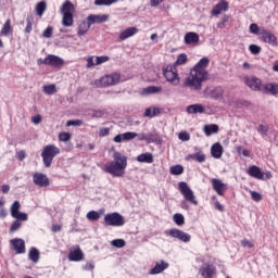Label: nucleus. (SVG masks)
Wrapping results in <instances>:
<instances>
[{"label":"nucleus","mask_w":278,"mask_h":278,"mask_svg":"<svg viewBox=\"0 0 278 278\" xmlns=\"http://www.w3.org/2000/svg\"><path fill=\"white\" fill-rule=\"evenodd\" d=\"M207 66H210V59L202 58L191 70L190 75L185 79V88H190V90H202L203 81L210 79V73L207 72Z\"/></svg>","instance_id":"1"},{"label":"nucleus","mask_w":278,"mask_h":278,"mask_svg":"<svg viewBox=\"0 0 278 278\" xmlns=\"http://www.w3.org/2000/svg\"><path fill=\"white\" fill-rule=\"evenodd\" d=\"M113 160L106 163L103 167L104 173L112 175V177H123L125 175V168H127V156L123 153L115 151L113 153Z\"/></svg>","instance_id":"2"},{"label":"nucleus","mask_w":278,"mask_h":278,"mask_svg":"<svg viewBox=\"0 0 278 278\" xmlns=\"http://www.w3.org/2000/svg\"><path fill=\"white\" fill-rule=\"evenodd\" d=\"M243 81L255 92H263V94H271L273 97L278 94V84L268 83L262 85V79L255 76H245Z\"/></svg>","instance_id":"3"},{"label":"nucleus","mask_w":278,"mask_h":278,"mask_svg":"<svg viewBox=\"0 0 278 278\" xmlns=\"http://www.w3.org/2000/svg\"><path fill=\"white\" fill-rule=\"evenodd\" d=\"M62 14V25L63 27H73L75 20H74V14H75V4L71 2V0H66L63 2L61 10Z\"/></svg>","instance_id":"4"},{"label":"nucleus","mask_w":278,"mask_h":278,"mask_svg":"<svg viewBox=\"0 0 278 278\" xmlns=\"http://www.w3.org/2000/svg\"><path fill=\"white\" fill-rule=\"evenodd\" d=\"M60 153H62V151L55 144H48L43 147L41 151V157L46 168H51V164H53V160H55V157H58Z\"/></svg>","instance_id":"5"},{"label":"nucleus","mask_w":278,"mask_h":278,"mask_svg":"<svg viewBox=\"0 0 278 278\" xmlns=\"http://www.w3.org/2000/svg\"><path fill=\"white\" fill-rule=\"evenodd\" d=\"M116 84H121V74L116 72L94 80L96 88H110V86H116Z\"/></svg>","instance_id":"6"},{"label":"nucleus","mask_w":278,"mask_h":278,"mask_svg":"<svg viewBox=\"0 0 278 278\" xmlns=\"http://www.w3.org/2000/svg\"><path fill=\"white\" fill-rule=\"evenodd\" d=\"M163 77H165L166 81L172 86H179L181 81L177 67L173 64H168L163 67Z\"/></svg>","instance_id":"7"},{"label":"nucleus","mask_w":278,"mask_h":278,"mask_svg":"<svg viewBox=\"0 0 278 278\" xmlns=\"http://www.w3.org/2000/svg\"><path fill=\"white\" fill-rule=\"evenodd\" d=\"M179 192L185 198V201H188V203H191V205H199V201H197V195H194V191L190 189L188 186V182L180 181L178 184Z\"/></svg>","instance_id":"8"},{"label":"nucleus","mask_w":278,"mask_h":278,"mask_svg":"<svg viewBox=\"0 0 278 278\" xmlns=\"http://www.w3.org/2000/svg\"><path fill=\"white\" fill-rule=\"evenodd\" d=\"M37 64L38 66H42V64H45L46 66H52L53 68H62V66H64V59L55 54H49L45 59H38Z\"/></svg>","instance_id":"9"},{"label":"nucleus","mask_w":278,"mask_h":278,"mask_svg":"<svg viewBox=\"0 0 278 278\" xmlns=\"http://www.w3.org/2000/svg\"><path fill=\"white\" fill-rule=\"evenodd\" d=\"M125 225V217L119 213H108L104 215V226L105 227H123Z\"/></svg>","instance_id":"10"},{"label":"nucleus","mask_w":278,"mask_h":278,"mask_svg":"<svg viewBox=\"0 0 278 278\" xmlns=\"http://www.w3.org/2000/svg\"><path fill=\"white\" fill-rule=\"evenodd\" d=\"M247 174L254 179H258L261 181H266V179H273V173L270 172H262V169L257 165H251Z\"/></svg>","instance_id":"11"},{"label":"nucleus","mask_w":278,"mask_h":278,"mask_svg":"<svg viewBox=\"0 0 278 278\" xmlns=\"http://www.w3.org/2000/svg\"><path fill=\"white\" fill-rule=\"evenodd\" d=\"M33 182L39 188H49V186H51V180H49V177L42 173H35L33 175Z\"/></svg>","instance_id":"12"},{"label":"nucleus","mask_w":278,"mask_h":278,"mask_svg":"<svg viewBox=\"0 0 278 278\" xmlns=\"http://www.w3.org/2000/svg\"><path fill=\"white\" fill-rule=\"evenodd\" d=\"M11 250L16 253V255H23L27 251L25 247V240L21 238H15L10 240Z\"/></svg>","instance_id":"13"},{"label":"nucleus","mask_w":278,"mask_h":278,"mask_svg":"<svg viewBox=\"0 0 278 278\" xmlns=\"http://www.w3.org/2000/svg\"><path fill=\"white\" fill-rule=\"evenodd\" d=\"M261 40L267 45H270L271 47H277L278 45L277 36L266 28L261 29Z\"/></svg>","instance_id":"14"},{"label":"nucleus","mask_w":278,"mask_h":278,"mask_svg":"<svg viewBox=\"0 0 278 278\" xmlns=\"http://www.w3.org/2000/svg\"><path fill=\"white\" fill-rule=\"evenodd\" d=\"M199 273L204 278H214L216 275V266H214V264L204 263L203 266L200 267Z\"/></svg>","instance_id":"15"},{"label":"nucleus","mask_w":278,"mask_h":278,"mask_svg":"<svg viewBox=\"0 0 278 278\" xmlns=\"http://www.w3.org/2000/svg\"><path fill=\"white\" fill-rule=\"evenodd\" d=\"M168 235L170 236V238H176L177 240H180V242L187 243L190 242V240H192V236L177 228L170 229Z\"/></svg>","instance_id":"16"},{"label":"nucleus","mask_w":278,"mask_h":278,"mask_svg":"<svg viewBox=\"0 0 278 278\" xmlns=\"http://www.w3.org/2000/svg\"><path fill=\"white\" fill-rule=\"evenodd\" d=\"M212 188L219 197H225V192H227V184L223 182V180L217 178L211 179Z\"/></svg>","instance_id":"17"},{"label":"nucleus","mask_w":278,"mask_h":278,"mask_svg":"<svg viewBox=\"0 0 278 278\" xmlns=\"http://www.w3.org/2000/svg\"><path fill=\"white\" fill-rule=\"evenodd\" d=\"M229 10V2L227 0H220L211 11L213 16H219L223 12H227Z\"/></svg>","instance_id":"18"},{"label":"nucleus","mask_w":278,"mask_h":278,"mask_svg":"<svg viewBox=\"0 0 278 278\" xmlns=\"http://www.w3.org/2000/svg\"><path fill=\"white\" fill-rule=\"evenodd\" d=\"M87 21H89L90 25L108 23V21H110V15H106V14H101V15L90 14L87 17Z\"/></svg>","instance_id":"19"},{"label":"nucleus","mask_w":278,"mask_h":278,"mask_svg":"<svg viewBox=\"0 0 278 278\" xmlns=\"http://www.w3.org/2000/svg\"><path fill=\"white\" fill-rule=\"evenodd\" d=\"M68 260H70V262H81V261H84V251H81V248L78 247L77 249L70 251Z\"/></svg>","instance_id":"20"},{"label":"nucleus","mask_w":278,"mask_h":278,"mask_svg":"<svg viewBox=\"0 0 278 278\" xmlns=\"http://www.w3.org/2000/svg\"><path fill=\"white\" fill-rule=\"evenodd\" d=\"M223 144L220 142H216L211 147V155L215 160H220L224 153Z\"/></svg>","instance_id":"21"},{"label":"nucleus","mask_w":278,"mask_h":278,"mask_svg":"<svg viewBox=\"0 0 278 278\" xmlns=\"http://www.w3.org/2000/svg\"><path fill=\"white\" fill-rule=\"evenodd\" d=\"M168 266L169 264L165 261H160L155 263V266L152 269H150V275H160V273H164Z\"/></svg>","instance_id":"22"},{"label":"nucleus","mask_w":278,"mask_h":278,"mask_svg":"<svg viewBox=\"0 0 278 278\" xmlns=\"http://www.w3.org/2000/svg\"><path fill=\"white\" fill-rule=\"evenodd\" d=\"M138 34L137 27H129L126 28L124 31H122L118 36L119 42H123V40H127V38H131V36H136Z\"/></svg>","instance_id":"23"},{"label":"nucleus","mask_w":278,"mask_h":278,"mask_svg":"<svg viewBox=\"0 0 278 278\" xmlns=\"http://www.w3.org/2000/svg\"><path fill=\"white\" fill-rule=\"evenodd\" d=\"M199 40L200 37L197 33L190 31L185 35V45H199Z\"/></svg>","instance_id":"24"},{"label":"nucleus","mask_w":278,"mask_h":278,"mask_svg":"<svg viewBox=\"0 0 278 278\" xmlns=\"http://www.w3.org/2000/svg\"><path fill=\"white\" fill-rule=\"evenodd\" d=\"M162 90H163L162 87L149 86L141 90V94L143 97H149V94H160V92H162Z\"/></svg>","instance_id":"25"},{"label":"nucleus","mask_w":278,"mask_h":278,"mask_svg":"<svg viewBox=\"0 0 278 278\" xmlns=\"http://www.w3.org/2000/svg\"><path fill=\"white\" fill-rule=\"evenodd\" d=\"M13 33L14 28H12V21L8 18L0 30V36H10Z\"/></svg>","instance_id":"26"},{"label":"nucleus","mask_w":278,"mask_h":278,"mask_svg":"<svg viewBox=\"0 0 278 278\" xmlns=\"http://www.w3.org/2000/svg\"><path fill=\"white\" fill-rule=\"evenodd\" d=\"M90 27H92V25L90 24L89 21H83L79 23L78 25V36L81 37V36H86V34H88Z\"/></svg>","instance_id":"27"},{"label":"nucleus","mask_w":278,"mask_h":278,"mask_svg":"<svg viewBox=\"0 0 278 278\" xmlns=\"http://www.w3.org/2000/svg\"><path fill=\"white\" fill-rule=\"evenodd\" d=\"M137 162L141 164H153V154L151 152L141 153L137 156Z\"/></svg>","instance_id":"28"},{"label":"nucleus","mask_w":278,"mask_h":278,"mask_svg":"<svg viewBox=\"0 0 278 278\" xmlns=\"http://www.w3.org/2000/svg\"><path fill=\"white\" fill-rule=\"evenodd\" d=\"M188 114H204L205 113V106L202 104H191L187 106Z\"/></svg>","instance_id":"29"},{"label":"nucleus","mask_w":278,"mask_h":278,"mask_svg":"<svg viewBox=\"0 0 278 278\" xmlns=\"http://www.w3.org/2000/svg\"><path fill=\"white\" fill-rule=\"evenodd\" d=\"M28 260L34 264H38V262H40V251L36 248H30L28 252Z\"/></svg>","instance_id":"30"},{"label":"nucleus","mask_w":278,"mask_h":278,"mask_svg":"<svg viewBox=\"0 0 278 278\" xmlns=\"http://www.w3.org/2000/svg\"><path fill=\"white\" fill-rule=\"evenodd\" d=\"M203 131L205 136H212L213 134H218L219 128H218V125L216 124H210V125H204Z\"/></svg>","instance_id":"31"},{"label":"nucleus","mask_w":278,"mask_h":278,"mask_svg":"<svg viewBox=\"0 0 278 278\" xmlns=\"http://www.w3.org/2000/svg\"><path fill=\"white\" fill-rule=\"evenodd\" d=\"M160 112H161L160 108H155V106L148 108V109H146L143 116L146 118H153L155 116H159Z\"/></svg>","instance_id":"32"},{"label":"nucleus","mask_w":278,"mask_h":278,"mask_svg":"<svg viewBox=\"0 0 278 278\" xmlns=\"http://www.w3.org/2000/svg\"><path fill=\"white\" fill-rule=\"evenodd\" d=\"M188 160H195V162H199V164H203V162H205V160H206V156L203 151H199L194 154H190L188 156Z\"/></svg>","instance_id":"33"},{"label":"nucleus","mask_w":278,"mask_h":278,"mask_svg":"<svg viewBox=\"0 0 278 278\" xmlns=\"http://www.w3.org/2000/svg\"><path fill=\"white\" fill-rule=\"evenodd\" d=\"M47 12V2L40 1L36 5V14L37 16H42Z\"/></svg>","instance_id":"34"},{"label":"nucleus","mask_w":278,"mask_h":278,"mask_svg":"<svg viewBox=\"0 0 278 278\" xmlns=\"http://www.w3.org/2000/svg\"><path fill=\"white\" fill-rule=\"evenodd\" d=\"M173 220L175 225H178V227H181V225H186V217H184L181 213L174 214Z\"/></svg>","instance_id":"35"},{"label":"nucleus","mask_w":278,"mask_h":278,"mask_svg":"<svg viewBox=\"0 0 278 278\" xmlns=\"http://www.w3.org/2000/svg\"><path fill=\"white\" fill-rule=\"evenodd\" d=\"M188 62V55L186 53H180L177 58V60L172 64L173 66H182V64H186Z\"/></svg>","instance_id":"36"},{"label":"nucleus","mask_w":278,"mask_h":278,"mask_svg":"<svg viewBox=\"0 0 278 278\" xmlns=\"http://www.w3.org/2000/svg\"><path fill=\"white\" fill-rule=\"evenodd\" d=\"M34 27V15H28L26 18L25 34H31Z\"/></svg>","instance_id":"37"},{"label":"nucleus","mask_w":278,"mask_h":278,"mask_svg":"<svg viewBox=\"0 0 278 278\" xmlns=\"http://www.w3.org/2000/svg\"><path fill=\"white\" fill-rule=\"evenodd\" d=\"M170 175H184V167L181 165H174L169 168Z\"/></svg>","instance_id":"38"},{"label":"nucleus","mask_w":278,"mask_h":278,"mask_svg":"<svg viewBox=\"0 0 278 278\" xmlns=\"http://www.w3.org/2000/svg\"><path fill=\"white\" fill-rule=\"evenodd\" d=\"M43 92L45 94H55L58 89L55 88V85H46L43 86Z\"/></svg>","instance_id":"39"},{"label":"nucleus","mask_w":278,"mask_h":278,"mask_svg":"<svg viewBox=\"0 0 278 278\" xmlns=\"http://www.w3.org/2000/svg\"><path fill=\"white\" fill-rule=\"evenodd\" d=\"M87 218L88 220L96 222L101 218V215L97 211H90L89 213H87Z\"/></svg>","instance_id":"40"},{"label":"nucleus","mask_w":278,"mask_h":278,"mask_svg":"<svg viewBox=\"0 0 278 278\" xmlns=\"http://www.w3.org/2000/svg\"><path fill=\"white\" fill-rule=\"evenodd\" d=\"M250 34H254L255 36H261L262 34V28L257 26V24L253 23L249 27Z\"/></svg>","instance_id":"41"},{"label":"nucleus","mask_w":278,"mask_h":278,"mask_svg":"<svg viewBox=\"0 0 278 278\" xmlns=\"http://www.w3.org/2000/svg\"><path fill=\"white\" fill-rule=\"evenodd\" d=\"M18 210H21V202L14 201L11 205V216H16V214L20 212Z\"/></svg>","instance_id":"42"},{"label":"nucleus","mask_w":278,"mask_h":278,"mask_svg":"<svg viewBox=\"0 0 278 278\" xmlns=\"http://www.w3.org/2000/svg\"><path fill=\"white\" fill-rule=\"evenodd\" d=\"M84 125V121L81 119H71L66 122V127H81Z\"/></svg>","instance_id":"43"},{"label":"nucleus","mask_w":278,"mask_h":278,"mask_svg":"<svg viewBox=\"0 0 278 278\" xmlns=\"http://www.w3.org/2000/svg\"><path fill=\"white\" fill-rule=\"evenodd\" d=\"M135 138H138V132L128 131V132L123 134L124 142H127L129 140H134Z\"/></svg>","instance_id":"44"},{"label":"nucleus","mask_w":278,"mask_h":278,"mask_svg":"<svg viewBox=\"0 0 278 278\" xmlns=\"http://www.w3.org/2000/svg\"><path fill=\"white\" fill-rule=\"evenodd\" d=\"M249 51L252 53V55H260V53H262V47L257 45H250Z\"/></svg>","instance_id":"45"},{"label":"nucleus","mask_w":278,"mask_h":278,"mask_svg":"<svg viewBox=\"0 0 278 278\" xmlns=\"http://www.w3.org/2000/svg\"><path fill=\"white\" fill-rule=\"evenodd\" d=\"M118 0H94V5H112L117 3Z\"/></svg>","instance_id":"46"},{"label":"nucleus","mask_w":278,"mask_h":278,"mask_svg":"<svg viewBox=\"0 0 278 278\" xmlns=\"http://www.w3.org/2000/svg\"><path fill=\"white\" fill-rule=\"evenodd\" d=\"M111 244L112 247H115V249H123L126 243L124 239H114Z\"/></svg>","instance_id":"47"},{"label":"nucleus","mask_w":278,"mask_h":278,"mask_svg":"<svg viewBox=\"0 0 278 278\" xmlns=\"http://www.w3.org/2000/svg\"><path fill=\"white\" fill-rule=\"evenodd\" d=\"M105 62H110V56H108V55L96 56V62H94V64H97V66H99V65H101V64H105Z\"/></svg>","instance_id":"48"},{"label":"nucleus","mask_w":278,"mask_h":278,"mask_svg":"<svg viewBox=\"0 0 278 278\" xmlns=\"http://www.w3.org/2000/svg\"><path fill=\"white\" fill-rule=\"evenodd\" d=\"M60 142H68L71 140V132H61L59 134Z\"/></svg>","instance_id":"49"},{"label":"nucleus","mask_w":278,"mask_h":278,"mask_svg":"<svg viewBox=\"0 0 278 278\" xmlns=\"http://www.w3.org/2000/svg\"><path fill=\"white\" fill-rule=\"evenodd\" d=\"M229 23V15H224L222 21L217 23L218 29H225V24Z\"/></svg>","instance_id":"50"},{"label":"nucleus","mask_w":278,"mask_h":278,"mask_svg":"<svg viewBox=\"0 0 278 278\" xmlns=\"http://www.w3.org/2000/svg\"><path fill=\"white\" fill-rule=\"evenodd\" d=\"M13 218H16V220L21 222V220H28V216L27 213H15V215H13Z\"/></svg>","instance_id":"51"},{"label":"nucleus","mask_w":278,"mask_h":278,"mask_svg":"<svg viewBox=\"0 0 278 278\" xmlns=\"http://www.w3.org/2000/svg\"><path fill=\"white\" fill-rule=\"evenodd\" d=\"M250 194L252 201H255L256 203H260V201H262V194L260 192L251 191Z\"/></svg>","instance_id":"52"},{"label":"nucleus","mask_w":278,"mask_h":278,"mask_svg":"<svg viewBox=\"0 0 278 278\" xmlns=\"http://www.w3.org/2000/svg\"><path fill=\"white\" fill-rule=\"evenodd\" d=\"M22 226L21 222L14 220L10 227L11 233H14V231H18V228Z\"/></svg>","instance_id":"53"},{"label":"nucleus","mask_w":278,"mask_h":278,"mask_svg":"<svg viewBox=\"0 0 278 278\" xmlns=\"http://www.w3.org/2000/svg\"><path fill=\"white\" fill-rule=\"evenodd\" d=\"M179 140H181L182 142H188V140H190V134L187 131H181L178 135Z\"/></svg>","instance_id":"54"},{"label":"nucleus","mask_w":278,"mask_h":278,"mask_svg":"<svg viewBox=\"0 0 278 278\" xmlns=\"http://www.w3.org/2000/svg\"><path fill=\"white\" fill-rule=\"evenodd\" d=\"M241 245L243 249H253V247H255V244L252 241H249V239H243L241 241Z\"/></svg>","instance_id":"55"},{"label":"nucleus","mask_w":278,"mask_h":278,"mask_svg":"<svg viewBox=\"0 0 278 278\" xmlns=\"http://www.w3.org/2000/svg\"><path fill=\"white\" fill-rule=\"evenodd\" d=\"M43 38H51L53 36V27L48 26L43 33H42Z\"/></svg>","instance_id":"56"},{"label":"nucleus","mask_w":278,"mask_h":278,"mask_svg":"<svg viewBox=\"0 0 278 278\" xmlns=\"http://www.w3.org/2000/svg\"><path fill=\"white\" fill-rule=\"evenodd\" d=\"M156 140H157V135L152 134V132L147 134V141L146 142L151 143V142H156Z\"/></svg>","instance_id":"57"},{"label":"nucleus","mask_w":278,"mask_h":278,"mask_svg":"<svg viewBox=\"0 0 278 278\" xmlns=\"http://www.w3.org/2000/svg\"><path fill=\"white\" fill-rule=\"evenodd\" d=\"M16 157L20 160V162H23V160L27 157V152H25V150H20L16 152Z\"/></svg>","instance_id":"58"},{"label":"nucleus","mask_w":278,"mask_h":278,"mask_svg":"<svg viewBox=\"0 0 278 278\" xmlns=\"http://www.w3.org/2000/svg\"><path fill=\"white\" fill-rule=\"evenodd\" d=\"M105 112L101 111V110H96L92 113V118H103Z\"/></svg>","instance_id":"59"},{"label":"nucleus","mask_w":278,"mask_h":278,"mask_svg":"<svg viewBox=\"0 0 278 278\" xmlns=\"http://www.w3.org/2000/svg\"><path fill=\"white\" fill-rule=\"evenodd\" d=\"M31 123H34V125H40V123H42V116L41 115H35L31 117Z\"/></svg>","instance_id":"60"},{"label":"nucleus","mask_w":278,"mask_h":278,"mask_svg":"<svg viewBox=\"0 0 278 278\" xmlns=\"http://www.w3.org/2000/svg\"><path fill=\"white\" fill-rule=\"evenodd\" d=\"M99 136L100 138H105V136H110V128H101Z\"/></svg>","instance_id":"61"},{"label":"nucleus","mask_w":278,"mask_h":278,"mask_svg":"<svg viewBox=\"0 0 278 278\" xmlns=\"http://www.w3.org/2000/svg\"><path fill=\"white\" fill-rule=\"evenodd\" d=\"M92 66H97V64H94V56H89L87 59V68H92Z\"/></svg>","instance_id":"62"},{"label":"nucleus","mask_w":278,"mask_h":278,"mask_svg":"<svg viewBox=\"0 0 278 278\" xmlns=\"http://www.w3.org/2000/svg\"><path fill=\"white\" fill-rule=\"evenodd\" d=\"M214 205H215V210H217L218 212H225V206L220 204V202L215 201Z\"/></svg>","instance_id":"63"},{"label":"nucleus","mask_w":278,"mask_h":278,"mask_svg":"<svg viewBox=\"0 0 278 278\" xmlns=\"http://www.w3.org/2000/svg\"><path fill=\"white\" fill-rule=\"evenodd\" d=\"M113 140H114V142L125 141V139H123V134L116 135Z\"/></svg>","instance_id":"64"}]
</instances>
